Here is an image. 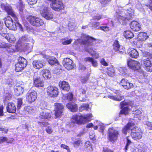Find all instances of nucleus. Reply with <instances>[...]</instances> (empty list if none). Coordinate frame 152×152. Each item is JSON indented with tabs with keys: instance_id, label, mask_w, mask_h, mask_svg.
<instances>
[{
	"instance_id": "nucleus-22",
	"label": "nucleus",
	"mask_w": 152,
	"mask_h": 152,
	"mask_svg": "<svg viewBox=\"0 0 152 152\" xmlns=\"http://www.w3.org/2000/svg\"><path fill=\"white\" fill-rule=\"evenodd\" d=\"M120 85L123 86L124 88L126 89L133 88V84L129 82L128 81L125 79H123L121 82Z\"/></svg>"
},
{
	"instance_id": "nucleus-40",
	"label": "nucleus",
	"mask_w": 152,
	"mask_h": 152,
	"mask_svg": "<svg viewBox=\"0 0 152 152\" xmlns=\"http://www.w3.org/2000/svg\"><path fill=\"white\" fill-rule=\"evenodd\" d=\"M148 37L147 34L145 32H140L138 35V38L141 41H144Z\"/></svg>"
},
{
	"instance_id": "nucleus-25",
	"label": "nucleus",
	"mask_w": 152,
	"mask_h": 152,
	"mask_svg": "<svg viewBox=\"0 0 152 152\" xmlns=\"http://www.w3.org/2000/svg\"><path fill=\"white\" fill-rule=\"evenodd\" d=\"M32 64L34 68L39 69L44 66V63L42 61L35 60L33 61Z\"/></svg>"
},
{
	"instance_id": "nucleus-13",
	"label": "nucleus",
	"mask_w": 152,
	"mask_h": 152,
	"mask_svg": "<svg viewBox=\"0 0 152 152\" xmlns=\"http://www.w3.org/2000/svg\"><path fill=\"white\" fill-rule=\"evenodd\" d=\"M47 93L50 97H55L58 94V89L56 87L49 86L47 88Z\"/></svg>"
},
{
	"instance_id": "nucleus-42",
	"label": "nucleus",
	"mask_w": 152,
	"mask_h": 152,
	"mask_svg": "<svg viewBox=\"0 0 152 152\" xmlns=\"http://www.w3.org/2000/svg\"><path fill=\"white\" fill-rule=\"evenodd\" d=\"M124 36L127 39H131L134 37L133 34L130 31H126L124 32Z\"/></svg>"
},
{
	"instance_id": "nucleus-19",
	"label": "nucleus",
	"mask_w": 152,
	"mask_h": 152,
	"mask_svg": "<svg viewBox=\"0 0 152 152\" xmlns=\"http://www.w3.org/2000/svg\"><path fill=\"white\" fill-rule=\"evenodd\" d=\"M134 128L132 130L131 135L134 140H139L142 137V133L140 129L136 130Z\"/></svg>"
},
{
	"instance_id": "nucleus-21",
	"label": "nucleus",
	"mask_w": 152,
	"mask_h": 152,
	"mask_svg": "<svg viewBox=\"0 0 152 152\" xmlns=\"http://www.w3.org/2000/svg\"><path fill=\"white\" fill-rule=\"evenodd\" d=\"M115 93L117 94V95H110L108 96V97L110 99L118 101H120L124 99V97L122 95L120 94L119 91H116Z\"/></svg>"
},
{
	"instance_id": "nucleus-43",
	"label": "nucleus",
	"mask_w": 152,
	"mask_h": 152,
	"mask_svg": "<svg viewBox=\"0 0 152 152\" xmlns=\"http://www.w3.org/2000/svg\"><path fill=\"white\" fill-rule=\"evenodd\" d=\"M85 148L86 149L88 152H91L93 150L92 147L91 143L88 141L86 142L85 144Z\"/></svg>"
},
{
	"instance_id": "nucleus-35",
	"label": "nucleus",
	"mask_w": 152,
	"mask_h": 152,
	"mask_svg": "<svg viewBox=\"0 0 152 152\" xmlns=\"http://www.w3.org/2000/svg\"><path fill=\"white\" fill-rule=\"evenodd\" d=\"M44 57L47 60L48 62L51 65L54 64L57 61L56 59L53 57H50L48 56L45 55Z\"/></svg>"
},
{
	"instance_id": "nucleus-28",
	"label": "nucleus",
	"mask_w": 152,
	"mask_h": 152,
	"mask_svg": "<svg viewBox=\"0 0 152 152\" xmlns=\"http://www.w3.org/2000/svg\"><path fill=\"white\" fill-rule=\"evenodd\" d=\"M34 85L35 87L39 88L43 86L44 83L40 78H38L34 79Z\"/></svg>"
},
{
	"instance_id": "nucleus-3",
	"label": "nucleus",
	"mask_w": 152,
	"mask_h": 152,
	"mask_svg": "<svg viewBox=\"0 0 152 152\" xmlns=\"http://www.w3.org/2000/svg\"><path fill=\"white\" fill-rule=\"evenodd\" d=\"M92 117L91 114H87L84 116L75 115L72 116L71 121L73 123L78 124H84L86 121H91Z\"/></svg>"
},
{
	"instance_id": "nucleus-32",
	"label": "nucleus",
	"mask_w": 152,
	"mask_h": 152,
	"mask_svg": "<svg viewBox=\"0 0 152 152\" xmlns=\"http://www.w3.org/2000/svg\"><path fill=\"white\" fill-rule=\"evenodd\" d=\"M67 107L72 112H75L77 110V105L74 103H70L66 104Z\"/></svg>"
},
{
	"instance_id": "nucleus-34",
	"label": "nucleus",
	"mask_w": 152,
	"mask_h": 152,
	"mask_svg": "<svg viewBox=\"0 0 152 152\" xmlns=\"http://www.w3.org/2000/svg\"><path fill=\"white\" fill-rule=\"evenodd\" d=\"M41 73L42 74L43 77L46 79H48L51 77V75L50 71L47 69H44L41 71Z\"/></svg>"
},
{
	"instance_id": "nucleus-54",
	"label": "nucleus",
	"mask_w": 152,
	"mask_h": 152,
	"mask_svg": "<svg viewBox=\"0 0 152 152\" xmlns=\"http://www.w3.org/2000/svg\"><path fill=\"white\" fill-rule=\"evenodd\" d=\"M100 62L102 65L104 66H108V63L106 61L104 58H102L101 59Z\"/></svg>"
},
{
	"instance_id": "nucleus-6",
	"label": "nucleus",
	"mask_w": 152,
	"mask_h": 152,
	"mask_svg": "<svg viewBox=\"0 0 152 152\" xmlns=\"http://www.w3.org/2000/svg\"><path fill=\"white\" fill-rule=\"evenodd\" d=\"M26 19L33 26H40L44 24L43 20L41 19L36 16H29L27 17Z\"/></svg>"
},
{
	"instance_id": "nucleus-56",
	"label": "nucleus",
	"mask_w": 152,
	"mask_h": 152,
	"mask_svg": "<svg viewBox=\"0 0 152 152\" xmlns=\"http://www.w3.org/2000/svg\"><path fill=\"white\" fill-rule=\"evenodd\" d=\"M46 132L48 134H51L53 132V129L51 126H48L46 129Z\"/></svg>"
},
{
	"instance_id": "nucleus-24",
	"label": "nucleus",
	"mask_w": 152,
	"mask_h": 152,
	"mask_svg": "<svg viewBox=\"0 0 152 152\" xmlns=\"http://www.w3.org/2000/svg\"><path fill=\"white\" fill-rule=\"evenodd\" d=\"M121 108H124L121 110L119 114V116L121 115V114H124L125 115L127 114L128 113L129 109L128 108V107H124V105H127V103L125 101L122 102L121 103Z\"/></svg>"
},
{
	"instance_id": "nucleus-48",
	"label": "nucleus",
	"mask_w": 152,
	"mask_h": 152,
	"mask_svg": "<svg viewBox=\"0 0 152 152\" xmlns=\"http://www.w3.org/2000/svg\"><path fill=\"white\" fill-rule=\"evenodd\" d=\"M64 99H66L69 101H71L73 99V95L72 93H69L68 95H64L63 97Z\"/></svg>"
},
{
	"instance_id": "nucleus-7",
	"label": "nucleus",
	"mask_w": 152,
	"mask_h": 152,
	"mask_svg": "<svg viewBox=\"0 0 152 152\" xmlns=\"http://www.w3.org/2000/svg\"><path fill=\"white\" fill-rule=\"evenodd\" d=\"M127 64L129 67L134 71H137L142 75L143 74V71L140 69L141 64L137 61L130 60L128 61Z\"/></svg>"
},
{
	"instance_id": "nucleus-15",
	"label": "nucleus",
	"mask_w": 152,
	"mask_h": 152,
	"mask_svg": "<svg viewBox=\"0 0 152 152\" xmlns=\"http://www.w3.org/2000/svg\"><path fill=\"white\" fill-rule=\"evenodd\" d=\"M143 67L147 72H152V63L148 58L144 59L142 62Z\"/></svg>"
},
{
	"instance_id": "nucleus-50",
	"label": "nucleus",
	"mask_w": 152,
	"mask_h": 152,
	"mask_svg": "<svg viewBox=\"0 0 152 152\" xmlns=\"http://www.w3.org/2000/svg\"><path fill=\"white\" fill-rule=\"evenodd\" d=\"M68 26L69 30L72 31L76 26V24L73 22H70L68 24Z\"/></svg>"
},
{
	"instance_id": "nucleus-18",
	"label": "nucleus",
	"mask_w": 152,
	"mask_h": 152,
	"mask_svg": "<svg viewBox=\"0 0 152 152\" xmlns=\"http://www.w3.org/2000/svg\"><path fill=\"white\" fill-rule=\"evenodd\" d=\"M63 64L64 66L68 70L73 69L75 65L73 63V61L69 58H64Z\"/></svg>"
},
{
	"instance_id": "nucleus-55",
	"label": "nucleus",
	"mask_w": 152,
	"mask_h": 152,
	"mask_svg": "<svg viewBox=\"0 0 152 152\" xmlns=\"http://www.w3.org/2000/svg\"><path fill=\"white\" fill-rule=\"evenodd\" d=\"M100 23L99 22H97L94 23L92 26L94 27L96 29H100V27H99Z\"/></svg>"
},
{
	"instance_id": "nucleus-37",
	"label": "nucleus",
	"mask_w": 152,
	"mask_h": 152,
	"mask_svg": "<svg viewBox=\"0 0 152 152\" xmlns=\"http://www.w3.org/2000/svg\"><path fill=\"white\" fill-rule=\"evenodd\" d=\"M86 50L92 56L96 58L97 59L99 58V54L97 53L95 51L93 50L89 47H88V48H86Z\"/></svg>"
},
{
	"instance_id": "nucleus-41",
	"label": "nucleus",
	"mask_w": 152,
	"mask_h": 152,
	"mask_svg": "<svg viewBox=\"0 0 152 152\" xmlns=\"http://www.w3.org/2000/svg\"><path fill=\"white\" fill-rule=\"evenodd\" d=\"M19 46L18 45L16 46L12 45L10 47H8L7 49V51L10 52H14L18 51L19 50Z\"/></svg>"
},
{
	"instance_id": "nucleus-29",
	"label": "nucleus",
	"mask_w": 152,
	"mask_h": 152,
	"mask_svg": "<svg viewBox=\"0 0 152 152\" xmlns=\"http://www.w3.org/2000/svg\"><path fill=\"white\" fill-rule=\"evenodd\" d=\"M7 109L8 112L12 113H14L16 110L15 105L12 102H9L8 103Z\"/></svg>"
},
{
	"instance_id": "nucleus-33",
	"label": "nucleus",
	"mask_w": 152,
	"mask_h": 152,
	"mask_svg": "<svg viewBox=\"0 0 152 152\" xmlns=\"http://www.w3.org/2000/svg\"><path fill=\"white\" fill-rule=\"evenodd\" d=\"M51 117V115L50 113L43 111L40 113L39 117L41 118H46L48 119L50 118Z\"/></svg>"
},
{
	"instance_id": "nucleus-57",
	"label": "nucleus",
	"mask_w": 152,
	"mask_h": 152,
	"mask_svg": "<svg viewBox=\"0 0 152 152\" xmlns=\"http://www.w3.org/2000/svg\"><path fill=\"white\" fill-rule=\"evenodd\" d=\"M142 113L141 111L139 110H136L133 113L135 115L134 116V117H137L138 115H140Z\"/></svg>"
},
{
	"instance_id": "nucleus-9",
	"label": "nucleus",
	"mask_w": 152,
	"mask_h": 152,
	"mask_svg": "<svg viewBox=\"0 0 152 152\" xmlns=\"http://www.w3.org/2000/svg\"><path fill=\"white\" fill-rule=\"evenodd\" d=\"M1 7L2 10H4L10 15L16 21L17 20V15L12 9V7L9 5L5 4H1Z\"/></svg>"
},
{
	"instance_id": "nucleus-27",
	"label": "nucleus",
	"mask_w": 152,
	"mask_h": 152,
	"mask_svg": "<svg viewBox=\"0 0 152 152\" xmlns=\"http://www.w3.org/2000/svg\"><path fill=\"white\" fill-rule=\"evenodd\" d=\"M134 125V124L132 122H129L127 125L123 128L122 130L123 133L126 135L127 133L129 132L132 127Z\"/></svg>"
},
{
	"instance_id": "nucleus-52",
	"label": "nucleus",
	"mask_w": 152,
	"mask_h": 152,
	"mask_svg": "<svg viewBox=\"0 0 152 152\" xmlns=\"http://www.w3.org/2000/svg\"><path fill=\"white\" fill-rule=\"evenodd\" d=\"M82 143V141L80 140H77L74 141L73 145L75 147H77L79 146L80 144Z\"/></svg>"
},
{
	"instance_id": "nucleus-31",
	"label": "nucleus",
	"mask_w": 152,
	"mask_h": 152,
	"mask_svg": "<svg viewBox=\"0 0 152 152\" xmlns=\"http://www.w3.org/2000/svg\"><path fill=\"white\" fill-rule=\"evenodd\" d=\"M17 7L19 11L20 15H24V13L26 12V10L24 9V6L21 1H20V2L17 4Z\"/></svg>"
},
{
	"instance_id": "nucleus-12",
	"label": "nucleus",
	"mask_w": 152,
	"mask_h": 152,
	"mask_svg": "<svg viewBox=\"0 0 152 152\" xmlns=\"http://www.w3.org/2000/svg\"><path fill=\"white\" fill-rule=\"evenodd\" d=\"M109 135L108 139L112 142L116 140L118 138L119 132L118 131L114 130L113 128H111L109 129Z\"/></svg>"
},
{
	"instance_id": "nucleus-38",
	"label": "nucleus",
	"mask_w": 152,
	"mask_h": 152,
	"mask_svg": "<svg viewBox=\"0 0 152 152\" xmlns=\"http://www.w3.org/2000/svg\"><path fill=\"white\" fill-rule=\"evenodd\" d=\"M85 61H88L91 62L93 66L94 67H96L98 66L97 61L92 58L90 57H86L85 58Z\"/></svg>"
},
{
	"instance_id": "nucleus-45",
	"label": "nucleus",
	"mask_w": 152,
	"mask_h": 152,
	"mask_svg": "<svg viewBox=\"0 0 152 152\" xmlns=\"http://www.w3.org/2000/svg\"><path fill=\"white\" fill-rule=\"evenodd\" d=\"M89 105L88 104H83L79 108V110L82 111L84 110H88L89 109Z\"/></svg>"
},
{
	"instance_id": "nucleus-62",
	"label": "nucleus",
	"mask_w": 152,
	"mask_h": 152,
	"mask_svg": "<svg viewBox=\"0 0 152 152\" xmlns=\"http://www.w3.org/2000/svg\"><path fill=\"white\" fill-rule=\"evenodd\" d=\"M5 96L6 100H9L11 97V95L9 93L6 94Z\"/></svg>"
},
{
	"instance_id": "nucleus-11",
	"label": "nucleus",
	"mask_w": 152,
	"mask_h": 152,
	"mask_svg": "<svg viewBox=\"0 0 152 152\" xmlns=\"http://www.w3.org/2000/svg\"><path fill=\"white\" fill-rule=\"evenodd\" d=\"M18 63L15 65V70L17 72L23 70L26 66V60L23 57L18 58Z\"/></svg>"
},
{
	"instance_id": "nucleus-44",
	"label": "nucleus",
	"mask_w": 152,
	"mask_h": 152,
	"mask_svg": "<svg viewBox=\"0 0 152 152\" xmlns=\"http://www.w3.org/2000/svg\"><path fill=\"white\" fill-rule=\"evenodd\" d=\"M113 48L116 51H117L119 50L120 48V45L119 44V42L117 40L114 41L113 44Z\"/></svg>"
},
{
	"instance_id": "nucleus-61",
	"label": "nucleus",
	"mask_w": 152,
	"mask_h": 152,
	"mask_svg": "<svg viewBox=\"0 0 152 152\" xmlns=\"http://www.w3.org/2000/svg\"><path fill=\"white\" fill-rule=\"evenodd\" d=\"M104 18V16L102 15H98L94 17L93 19L94 20H99L103 18Z\"/></svg>"
},
{
	"instance_id": "nucleus-53",
	"label": "nucleus",
	"mask_w": 152,
	"mask_h": 152,
	"mask_svg": "<svg viewBox=\"0 0 152 152\" xmlns=\"http://www.w3.org/2000/svg\"><path fill=\"white\" fill-rule=\"evenodd\" d=\"M126 139L127 140V143L126 146H125V148H124L126 152V151L128 150V146L131 143V142L129 140L128 137H127Z\"/></svg>"
},
{
	"instance_id": "nucleus-20",
	"label": "nucleus",
	"mask_w": 152,
	"mask_h": 152,
	"mask_svg": "<svg viewBox=\"0 0 152 152\" xmlns=\"http://www.w3.org/2000/svg\"><path fill=\"white\" fill-rule=\"evenodd\" d=\"M131 28L134 31H138L141 28L140 24L136 21H133L130 24Z\"/></svg>"
},
{
	"instance_id": "nucleus-51",
	"label": "nucleus",
	"mask_w": 152,
	"mask_h": 152,
	"mask_svg": "<svg viewBox=\"0 0 152 152\" xmlns=\"http://www.w3.org/2000/svg\"><path fill=\"white\" fill-rule=\"evenodd\" d=\"M72 39H70L69 40H66L65 39H63L61 41L62 44L66 45L70 44L72 41Z\"/></svg>"
},
{
	"instance_id": "nucleus-10",
	"label": "nucleus",
	"mask_w": 152,
	"mask_h": 152,
	"mask_svg": "<svg viewBox=\"0 0 152 152\" xmlns=\"http://www.w3.org/2000/svg\"><path fill=\"white\" fill-rule=\"evenodd\" d=\"M50 6L55 11H59L64 8V4L61 0H53Z\"/></svg>"
},
{
	"instance_id": "nucleus-63",
	"label": "nucleus",
	"mask_w": 152,
	"mask_h": 152,
	"mask_svg": "<svg viewBox=\"0 0 152 152\" xmlns=\"http://www.w3.org/2000/svg\"><path fill=\"white\" fill-rule=\"evenodd\" d=\"M7 140V138L6 137H0V143H2Z\"/></svg>"
},
{
	"instance_id": "nucleus-1",
	"label": "nucleus",
	"mask_w": 152,
	"mask_h": 152,
	"mask_svg": "<svg viewBox=\"0 0 152 152\" xmlns=\"http://www.w3.org/2000/svg\"><path fill=\"white\" fill-rule=\"evenodd\" d=\"M134 16V10L131 8L127 10L120 8L116 11L115 17L117 20L122 24H125Z\"/></svg>"
},
{
	"instance_id": "nucleus-60",
	"label": "nucleus",
	"mask_w": 152,
	"mask_h": 152,
	"mask_svg": "<svg viewBox=\"0 0 152 152\" xmlns=\"http://www.w3.org/2000/svg\"><path fill=\"white\" fill-rule=\"evenodd\" d=\"M61 148H63L64 149H65L66 150V151L64 150V152L66 151H67V150H69V147L68 146H67L66 145H65L64 144H61Z\"/></svg>"
},
{
	"instance_id": "nucleus-46",
	"label": "nucleus",
	"mask_w": 152,
	"mask_h": 152,
	"mask_svg": "<svg viewBox=\"0 0 152 152\" xmlns=\"http://www.w3.org/2000/svg\"><path fill=\"white\" fill-rule=\"evenodd\" d=\"M10 46L11 44L7 43H5L0 40V48H7L8 47H10Z\"/></svg>"
},
{
	"instance_id": "nucleus-4",
	"label": "nucleus",
	"mask_w": 152,
	"mask_h": 152,
	"mask_svg": "<svg viewBox=\"0 0 152 152\" xmlns=\"http://www.w3.org/2000/svg\"><path fill=\"white\" fill-rule=\"evenodd\" d=\"M18 19L17 21L15 20L16 22H13L12 18L10 17H7L4 19L5 24L6 26L9 29L15 30L17 29V27L18 26L22 30L23 27L22 25L18 21Z\"/></svg>"
},
{
	"instance_id": "nucleus-14",
	"label": "nucleus",
	"mask_w": 152,
	"mask_h": 152,
	"mask_svg": "<svg viewBox=\"0 0 152 152\" xmlns=\"http://www.w3.org/2000/svg\"><path fill=\"white\" fill-rule=\"evenodd\" d=\"M55 115L56 118H58L61 115L64 110V107L61 104L55 103L54 104Z\"/></svg>"
},
{
	"instance_id": "nucleus-30",
	"label": "nucleus",
	"mask_w": 152,
	"mask_h": 152,
	"mask_svg": "<svg viewBox=\"0 0 152 152\" xmlns=\"http://www.w3.org/2000/svg\"><path fill=\"white\" fill-rule=\"evenodd\" d=\"M59 86L64 91H68L70 89L68 83L64 81L60 82Z\"/></svg>"
},
{
	"instance_id": "nucleus-17",
	"label": "nucleus",
	"mask_w": 152,
	"mask_h": 152,
	"mask_svg": "<svg viewBox=\"0 0 152 152\" xmlns=\"http://www.w3.org/2000/svg\"><path fill=\"white\" fill-rule=\"evenodd\" d=\"M0 35L7 39L9 42L13 43L15 41L16 39L13 34L7 33L6 31L4 32V30L0 33Z\"/></svg>"
},
{
	"instance_id": "nucleus-64",
	"label": "nucleus",
	"mask_w": 152,
	"mask_h": 152,
	"mask_svg": "<svg viewBox=\"0 0 152 152\" xmlns=\"http://www.w3.org/2000/svg\"><path fill=\"white\" fill-rule=\"evenodd\" d=\"M146 125L149 127V129L151 130L152 129V122H148L146 123Z\"/></svg>"
},
{
	"instance_id": "nucleus-8",
	"label": "nucleus",
	"mask_w": 152,
	"mask_h": 152,
	"mask_svg": "<svg viewBox=\"0 0 152 152\" xmlns=\"http://www.w3.org/2000/svg\"><path fill=\"white\" fill-rule=\"evenodd\" d=\"M83 37L84 39L82 40L80 39H78L75 40L74 44L77 45L78 43H81L85 45L86 46L89 47L92 45L93 42L95 40L94 38L87 35L84 36Z\"/></svg>"
},
{
	"instance_id": "nucleus-2",
	"label": "nucleus",
	"mask_w": 152,
	"mask_h": 152,
	"mask_svg": "<svg viewBox=\"0 0 152 152\" xmlns=\"http://www.w3.org/2000/svg\"><path fill=\"white\" fill-rule=\"evenodd\" d=\"M34 42V41L32 38L24 35L19 38L17 45L19 47L21 46V48L28 49L32 48Z\"/></svg>"
},
{
	"instance_id": "nucleus-26",
	"label": "nucleus",
	"mask_w": 152,
	"mask_h": 152,
	"mask_svg": "<svg viewBox=\"0 0 152 152\" xmlns=\"http://www.w3.org/2000/svg\"><path fill=\"white\" fill-rule=\"evenodd\" d=\"M128 52L130 56L133 58H137L139 56L138 52L134 48H129L128 50Z\"/></svg>"
},
{
	"instance_id": "nucleus-16",
	"label": "nucleus",
	"mask_w": 152,
	"mask_h": 152,
	"mask_svg": "<svg viewBox=\"0 0 152 152\" xmlns=\"http://www.w3.org/2000/svg\"><path fill=\"white\" fill-rule=\"evenodd\" d=\"M26 96L27 101L31 103L36 100L37 98V94L34 91H29L27 93Z\"/></svg>"
},
{
	"instance_id": "nucleus-47",
	"label": "nucleus",
	"mask_w": 152,
	"mask_h": 152,
	"mask_svg": "<svg viewBox=\"0 0 152 152\" xmlns=\"http://www.w3.org/2000/svg\"><path fill=\"white\" fill-rule=\"evenodd\" d=\"M96 122L97 123L96 124L98 125L99 131L100 132H102L105 128L103 124L99 122L96 121Z\"/></svg>"
},
{
	"instance_id": "nucleus-58",
	"label": "nucleus",
	"mask_w": 152,
	"mask_h": 152,
	"mask_svg": "<svg viewBox=\"0 0 152 152\" xmlns=\"http://www.w3.org/2000/svg\"><path fill=\"white\" fill-rule=\"evenodd\" d=\"M18 107L19 108L22 104V99H18Z\"/></svg>"
},
{
	"instance_id": "nucleus-59",
	"label": "nucleus",
	"mask_w": 152,
	"mask_h": 152,
	"mask_svg": "<svg viewBox=\"0 0 152 152\" xmlns=\"http://www.w3.org/2000/svg\"><path fill=\"white\" fill-rule=\"evenodd\" d=\"M100 29L105 31H108L110 30L109 28L107 26L100 27Z\"/></svg>"
},
{
	"instance_id": "nucleus-39",
	"label": "nucleus",
	"mask_w": 152,
	"mask_h": 152,
	"mask_svg": "<svg viewBox=\"0 0 152 152\" xmlns=\"http://www.w3.org/2000/svg\"><path fill=\"white\" fill-rule=\"evenodd\" d=\"M106 72L109 76L113 77L115 75V71L113 67L111 66L107 68Z\"/></svg>"
},
{
	"instance_id": "nucleus-36",
	"label": "nucleus",
	"mask_w": 152,
	"mask_h": 152,
	"mask_svg": "<svg viewBox=\"0 0 152 152\" xmlns=\"http://www.w3.org/2000/svg\"><path fill=\"white\" fill-rule=\"evenodd\" d=\"M23 91V88L20 86H17L14 89L15 94L17 96H19L22 94Z\"/></svg>"
},
{
	"instance_id": "nucleus-49",
	"label": "nucleus",
	"mask_w": 152,
	"mask_h": 152,
	"mask_svg": "<svg viewBox=\"0 0 152 152\" xmlns=\"http://www.w3.org/2000/svg\"><path fill=\"white\" fill-rule=\"evenodd\" d=\"M119 70L120 72V73L121 75H125L126 73L127 69L125 67H120L119 69Z\"/></svg>"
},
{
	"instance_id": "nucleus-5",
	"label": "nucleus",
	"mask_w": 152,
	"mask_h": 152,
	"mask_svg": "<svg viewBox=\"0 0 152 152\" xmlns=\"http://www.w3.org/2000/svg\"><path fill=\"white\" fill-rule=\"evenodd\" d=\"M40 12L42 16L47 20L53 19V15L52 12L49 11L48 7L42 6L40 7Z\"/></svg>"
},
{
	"instance_id": "nucleus-23",
	"label": "nucleus",
	"mask_w": 152,
	"mask_h": 152,
	"mask_svg": "<svg viewBox=\"0 0 152 152\" xmlns=\"http://www.w3.org/2000/svg\"><path fill=\"white\" fill-rule=\"evenodd\" d=\"M120 85L123 86L124 88L126 89L133 88V84L129 82L128 81L125 79H123L121 82Z\"/></svg>"
}]
</instances>
